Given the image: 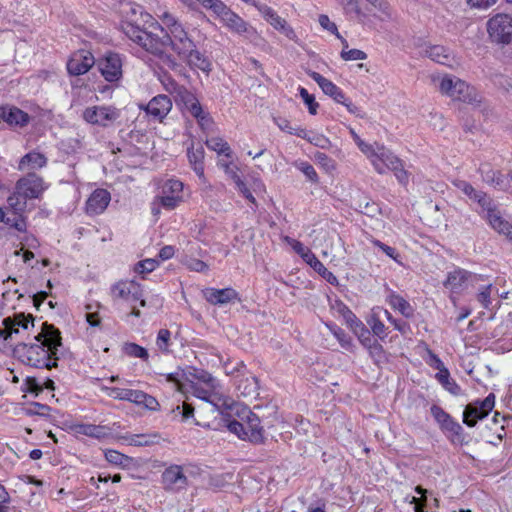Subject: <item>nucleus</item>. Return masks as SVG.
Segmentation results:
<instances>
[{
    "label": "nucleus",
    "instance_id": "obj_19",
    "mask_svg": "<svg viewBox=\"0 0 512 512\" xmlns=\"http://www.w3.org/2000/svg\"><path fill=\"white\" fill-rule=\"evenodd\" d=\"M205 299L212 305H224L238 298V293L232 288H207L203 291Z\"/></svg>",
    "mask_w": 512,
    "mask_h": 512
},
{
    "label": "nucleus",
    "instance_id": "obj_34",
    "mask_svg": "<svg viewBox=\"0 0 512 512\" xmlns=\"http://www.w3.org/2000/svg\"><path fill=\"white\" fill-rule=\"evenodd\" d=\"M140 391L114 387L110 389L109 395L114 399L130 401L136 404Z\"/></svg>",
    "mask_w": 512,
    "mask_h": 512
},
{
    "label": "nucleus",
    "instance_id": "obj_26",
    "mask_svg": "<svg viewBox=\"0 0 512 512\" xmlns=\"http://www.w3.org/2000/svg\"><path fill=\"white\" fill-rule=\"evenodd\" d=\"M188 159L190 164L193 167V170L199 177L204 176V166H203V159H204V149L202 146H198L197 148H194L193 146L188 149Z\"/></svg>",
    "mask_w": 512,
    "mask_h": 512
},
{
    "label": "nucleus",
    "instance_id": "obj_12",
    "mask_svg": "<svg viewBox=\"0 0 512 512\" xmlns=\"http://www.w3.org/2000/svg\"><path fill=\"white\" fill-rule=\"evenodd\" d=\"M423 55L432 61L454 68L460 64L456 55L447 47L442 45H430L423 50Z\"/></svg>",
    "mask_w": 512,
    "mask_h": 512
},
{
    "label": "nucleus",
    "instance_id": "obj_22",
    "mask_svg": "<svg viewBox=\"0 0 512 512\" xmlns=\"http://www.w3.org/2000/svg\"><path fill=\"white\" fill-rule=\"evenodd\" d=\"M485 219L497 233L512 240V223L505 220L499 210L492 212V214L485 215Z\"/></svg>",
    "mask_w": 512,
    "mask_h": 512
},
{
    "label": "nucleus",
    "instance_id": "obj_59",
    "mask_svg": "<svg viewBox=\"0 0 512 512\" xmlns=\"http://www.w3.org/2000/svg\"><path fill=\"white\" fill-rule=\"evenodd\" d=\"M384 314L387 317L388 321H390V323L394 325L395 329L398 330L401 334H406L410 330V327L406 322L397 321L392 317L389 311L385 310Z\"/></svg>",
    "mask_w": 512,
    "mask_h": 512
},
{
    "label": "nucleus",
    "instance_id": "obj_18",
    "mask_svg": "<svg viewBox=\"0 0 512 512\" xmlns=\"http://www.w3.org/2000/svg\"><path fill=\"white\" fill-rule=\"evenodd\" d=\"M111 200L110 193L105 189H96L86 202V211L89 214H101Z\"/></svg>",
    "mask_w": 512,
    "mask_h": 512
},
{
    "label": "nucleus",
    "instance_id": "obj_48",
    "mask_svg": "<svg viewBox=\"0 0 512 512\" xmlns=\"http://www.w3.org/2000/svg\"><path fill=\"white\" fill-rule=\"evenodd\" d=\"M304 139L322 149H327L331 146L330 140L322 134H313L310 136V133L307 131V137Z\"/></svg>",
    "mask_w": 512,
    "mask_h": 512
},
{
    "label": "nucleus",
    "instance_id": "obj_42",
    "mask_svg": "<svg viewBox=\"0 0 512 512\" xmlns=\"http://www.w3.org/2000/svg\"><path fill=\"white\" fill-rule=\"evenodd\" d=\"M345 9L347 14H354L357 17L361 16V10L358 6L357 0H337ZM373 6H376L377 0H367Z\"/></svg>",
    "mask_w": 512,
    "mask_h": 512
},
{
    "label": "nucleus",
    "instance_id": "obj_35",
    "mask_svg": "<svg viewBox=\"0 0 512 512\" xmlns=\"http://www.w3.org/2000/svg\"><path fill=\"white\" fill-rule=\"evenodd\" d=\"M473 201H476L479 206L481 207V214L485 218V215L492 214V212H495L497 209L496 205L493 203V200L484 192L479 191L477 196L473 199Z\"/></svg>",
    "mask_w": 512,
    "mask_h": 512
},
{
    "label": "nucleus",
    "instance_id": "obj_46",
    "mask_svg": "<svg viewBox=\"0 0 512 512\" xmlns=\"http://www.w3.org/2000/svg\"><path fill=\"white\" fill-rule=\"evenodd\" d=\"M136 404L143 405L149 410H157L159 407L158 401L153 396L148 395L143 391H140Z\"/></svg>",
    "mask_w": 512,
    "mask_h": 512
},
{
    "label": "nucleus",
    "instance_id": "obj_56",
    "mask_svg": "<svg viewBox=\"0 0 512 512\" xmlns=\"http://www.w3.org/2000/svg\"><path fill=\"white\" fill-rule=\"evenodd\" d=\"M455 186L471 200H473L479 193V191L475 190V188L466 181L459 180L455 182Z\"/></svg>",
    "mask_w": 512,
    "mask_h": 512
},
{
    "label": "nucleus",
    "instance_id": "obj_47",
    "mask_svg": "<svg viewBox=\"0 0 512 512\" xmlns=\"http://www.w3.org/2000/svg\"><path fill=\"white\" fill-rule=\"evenodd\" d=\"M157 435H133L129 440L130 445L149 446L155 443Z\"/></svg>",
    "mask_w": 512,
    "mask_h": 512
},
{
    "label": "nucleus",
    "instance_id": "obj_61",
    "mask_svg": "<svg viewBox=\"0 0 512 512\" xmlns=\"http://www.w3.org/2000/svg\"><path fill=\"white\" fill-rule=\"evenodd\" d=\"M180 200L181 197L179 195H164L160 197L162 206L168 209H174Z\"/></svg>",
    "mask_w": 512,
    "mask_h": 512
},
{
    "label": "nucleus",
    "instance_id": "obj_39",
    "mask_svg": "<svg viewBox=\"0 0 512 512\" xmlns=\"http://www.w3.org/2000/svg\"><path fill=\"white\" fill-rule=\"evenodd\" d=\"M51 408L46 404L38 402H32L28 407L24 409L25 414L28 416L38 415L48 417Z\"/></svg>",
    "mask_w": 512,
    "mask_h": 512
},
{
    "label": "nucleus",
    "instance_id": "obj_10",
    "mask_svg": "<svg viewBox=\"0 0 512 512\" xmlns=\"http://www.w3.org/2000/svg\"><path fill=\"white\" fill-rule=\"evenodd\" d=\"M161 483L166 491L177 492L187 487L188 479L181 466L171 465L163 471Z\"/></svg>",
    "mask_w": 512,
    "mask_h": 512
},
{
    "label": "nucleus",
    "instance_id": "obj_50",
    "mask_svg": "<svg viewBox=\"0 0 512 512\" xmlns=\"http://www.w3.org/2000/svg\"><path fill=\"white\" fill-rule=\"evenodd\" d=\"M171 332L168 329H161L158 332L156 344L158 348L163 352L169 351V341Z\"/></svg>",
    "mask_w": 512,
    "mask_h": 512
},
{
    "label": "nucleus",
    "instance_id": "obj_17",
    "mask_svg": "<svg viewBox=\"0 0 512 512\" xmlns=\"http://www.w3.org/2000/svg\"><path fill=\"white\" fill-rule=\"evenodd\" d=\"M112 296L125 301H136L142 296L140 285L135 281H119L111 289Z\"/></svg>",
    "mask_w": 512,
    "mask_h": 512
},
{
    "label": "nucleus",
    "instance_id": "obj_57",
    "mask_svg": "<svg viewBox=\"0 0 512 512\" xmlns=\"http://www.w3.org/2000/svg\"><path fill=\"white\" fill-rule=\"evenodd\" d=\"M105 458L109 463L115 464V465H123L124 462L127 460V457L115 450H108L105 452Z\"/></svg>",
    "mask_w": 512,
    "mask_h": 512
},
{
    "label": "nucleus",
    "instance_id": "obj_36",
    "mask_svg": "<svg viewBox=\"0 0 512 512\" xmlns=\"http://www.w3.org/2000/svg\"><path fill=\"white\" fill-rule=\"evenodd\" d=\"M206 145L209 149L216 151L218 154H224L231 157V149L229 144L220 137H212L206 140Z\"/></svg>",
    "mask_w": 512,
    "mask_h": 512
},
{
    "label": "nucleus",
    "instance_id": "obj_14",
    "mask_svg": "<svg viewBox=\"0 0 512 512\" xmlns=\"http://www.w3.org/2000/svg\"><path fill=\"white\" fill-rule=\"evenodd\" d=\"M95 59L88 51H78L72 55L67 63V70L71 75H82L94 65Z\"/></svg>",
    "mask_w": 512,
    "mask_h": 512
},
{
    "label": "nucleus",
    "instance_id": "obj_8",
    "mask_svg": "<svg viewBox=\"0 0 512 512\" xmlns=\"http://www.w3.org/2000/svg\"><path fill=\"white\" fill-rule=\"evenodd\" d=\"M119 111L109 106L88 107L83 112V118L86 122L107 127L119 118Z\"/></svg>",
    "mask_w": 512,
    "mask_h": 512
},
{
    "label": "nucleus",
    "instance_id": "obj_11",
    "mask_svg": "<svg viewBox=\"0 0 512 512\" xmlns=\"http://www.w3.org/2000/svg\"><path fill=\"white\" fill-rule=\"evenodd\" d=\"M102 76L108 82L118 81L122 77V60L117 53H107L98 62Z\"/></svg>",
    "mask_w": 512,
    "mask_h": 512
},
{
    "label": "nucleus",
    "instance_id": "obj_54",
    "mask_svg": "<svg viewBox=\"0 0 512 512\" xmlns=\"http://www.w3.org/2000/svg\"><path fill=\"white\" fill-rule=\"evenodd\" d=\"M158 266V261L155 259H145L143 261H140L135 266V271L137 273L143 274V273H149L155 270V268Z\"/></svg>",
    "mask_w": 512,
    "mask_h": 512
},
{
    "label": "nucleus",
    "instance_id": "obj_21",
    "mask_svg": "<svg viewBox=\"0 0 512 512\" xmlns=\"http://www.w3.org/2000/svg\"><path fill=\"white\" fill-rule=\"evenodd\" d=\"M0 118L10 125L23 127L28 124L29 115L16 107H0Z\"/></svg>",
    "mask_w": 512,
    "mask_h": 512
},
{
    "label": "nucleus",
    "instance_id": "obj_1",
    "mask_svg": "<svg viewBox=\"0 0 512 512\" xmlns=\"http://www.w3.org/2000/svg\"><path fill=\"white\" fill-rule=\"evenodd\" d=\"M130 12L131 16L123 24L124 33L146 51L159 56L169 68L176 69L179 66L175 59L167 53V49L171 48L179 59L190 67L202 71L210 70L209 60L197 50L194 41L171 13L164 11L159 15L163 25L160 28L162 34L160 36L147 31L146 26L153 25V18L144 12L141 6L130 7Z\"/></svg>",
    "mask_w": 512,
    "mask_h": 512
},
{
    "label": "nucleus",
    "instance_id": "obj_32",
    "mask_svg": "<svg viewBox=\"0 0 512 512\" xmlns=\"http://www.w3.org/2000/svg\"><path fill=\"white\" fill-rule=\"evenodd\" d=\"M309 264L316 272H318L327 282L330 284L337 283L336 276L330 272L315 256H308V261L306 262Z\"/></svg>",
    "mask_w": 512,
    "mask_h": 512
},
{
    "label": "nucleus",
    "instance_id": "obj_7",
    "mask_svg": "<svg viewBox=\"0 0 512 512\" xmlns=\"http://www.w3.org/2000/svg\"><path fill=\"white\" fill-rule=\"evenodd\" d=\"M494 405L495 395L493 393H490L484 400L466 405L463 412V422L469 427H474L478 420L485 418L492 411Z\"/></svg>",
    "mask_w": 512,
    "mask_h": 512
},
{
    "label": "nucleus",
    "instance_id": "obj_23",
    "mask_svg": "<svg viewBox=\"0 0 512 512\" xmlns=\"http://www.w3.org/2000/svg\"><path fill=\"white\" fill-rule=\"evenodd\" d=\"M174 97L175 101L182 103L190 114H199L201 106L200 102L196 96L192 92L188 91L184 86H181L177 90Z\"/></svg>",
    "mask_w": 512,
    "mask_h": 512
},
{
    "label": "nucleus",
    "instance_id": "obj_30",
    "mask_svg": "<svg viewBox=\"0 0 512 512\" xmlns=\"http://www.w3.org/2000/svg\"><path fill=\"white\" fill-rule=\"evenodd\" d=\"M435 378L439 383L451 394L457 396L461 393L460 386L450 378V373L447 370H442L441 372H437Z\"/></svg>",
    "mask_w": 512,
    "mask_h": 512
},
{
    "label": "nucleus",
    "instance_id": "obj_15",
    "mask_svg": "<svg viewBox=\"0 0 512 512\" xmlns=\"http://www.w3.org/2000/svg\"><path fill=\"white\" fill-rule=\"evenodd\" d=\"M143 108L153 119L162 121L171 111L172 101L167 95H157Z\"/></svg>",
    "mask_w": 512,
    "mask_h": 512
},
{
    "label": "nucleus",
    "instance_id": "obj_33",
    "mask_svg": "<svg viewBox=\"0 0 512 512\" xmlns=\"http://www.w3.org/2000/svg\"><path fill=\"white\" fill-rule=\"evenodd\" d=\"M26 198L15 188L14 192L7 198L9 208L13 211V214H22L26 208Z\"/></svg>",
    "mask_w": 512,
    "mask_h": 512
},
{
    "label": "nucleus",
    "instance_id": "obj_5",
    "mask_svg": "<svg viewBox=\"0 0 512 512\" xmlns=\"http://www.w3.org/2000/svg\"><path fill=\"white\" fill-rule=\"evenodd\" d=\"M204 8L211 9L220 17L225 26L235 33L243 34L247 31L246 22L232 12L221 0H196Z\"/></svg>",
    "mask_w": 512,
    "mask_h": 512
},
{
    "label": "nucleus",
    "instance_id": "obj_3",
    "mask_svg": "<svg viewBox=\"0 0 512 512\" xmlns=\"http://www.w3.org/2000/svg\"><path fill=\"white\" fill-rule=\"evenodd\" d=\"M241 421H231L228 424L230 432L236 434L242 440H248L254 444H260L264 440V430L260 425L259 417L249 409H243Z\"/></svg>",
    "mask_w": 512,
    "mask_h": 512
},
{
    "label": "nucleus",
    "instance_id": "obj_20",
    "mask_svg": "<svg viewBox=\"0 0 512 512\" xmlns=\"http://www.w3.org/2000/svg\"><path fill=\"white\" fill-rule=\"evenodd\" d=\"M308 75L320 86L326 95H329L338 103H344L345 95L334 83L315 71H309Z\"/></svg>",
    "mask_w": 512,
    "mask_h": 512
},
{
    "label": "nucleus",
    "instance_id": "obj_6",
    "mask_svg": "<svg viewBox=\"0 0 512 512\" xmlns=\"http://www.w3.org/2000/svg\"><path fill=\"white\" fill-rule=\"evenodd\" d=\"M487 31L491 40L497 44L508 45L512 43V17L499 13L487 22Z\"/></svg>",
    "mask_w": 512,
    "mask_h": 512
},
{
    "label": "nucleus",
    "instance_id": "obj_53",
    "mask_svg": "<svg viewBox=\"0 0 512 512\" xmlns=\"http://www.w3.org/2000/svg\"><path fill=\"white\" fill-rule=\"evenodd\" d=\"M491 291H492V285L489 284L487 286H484L479 293L476 295L477 301L483 306V308L487 309L489 308V305L491 303Z\"/></svg>",
    "mask_w": 512,
    "mask_h": 512
},
{
    "label": "nucleus",
    "instance_id": "obj_4",
    "mask_svg": "<svg viewBox=\"0 0 512 512\" xmlns=\"http://www.w3.org/2000/svg\"><path fill=\"white\" fill-rule=\"evenodd\" d=\"M439 90L442 94L450 97L453 100H458L469 104H478L481 101L474 87L452 75H444L441 78L439 83Z\"/></svg>",
    "mask_w": 512,
    "mask_h": 512
},
{
    "label": "nucleus",
    "instance_id": "obj_29",
    "mask_svg": "<svg viewBox=\"0 0 512 512\" xmlns=\"http://www.w3.org/2000/svg\"><path fill=\"white\" fill-rule=\"evenodd\" d=\"M441 428L451 434L450 440L452 443L463 444V428L458 422L454 421L452 417Z\"/></svg>",
    "mask_w": 512,
    "mask_h": 512
},
{
    "label": "nucleus",
    "instance_id": "obj_64",
    "mask_svg": "<svg viewBox=\"0 0 512 512\" xmlns=\"http://www.w3.org/2000/svg\"><path fill=\"white\" fill-rule=\"evenodd\" d=\"M187 267L196 272H204L208 270V265L202 260L191 258L187 261Z\"/></svg>",
    "mask_w": 512,
    "mask_h": 512
},
{
    "label": "nucleus",
    "instance_id": "obj_60",
    "mask_svg": "<svg viewBox=\"0 0 512 512\" xmlns=\"http://www.w3.org/2000/svg\"><path fill=\"white\" fill-rule=\"evenodd\" d=\"M358 148L361 150L362 153H364L371 161L373 162V158H375L377 154V146L373 147L372 145L364 142L363 140L359 141L357 144Z\"/></svg>",
    "mask_w": 512,
    "mask_h": 512
},
{
    "label": "nucleus",
    "instance_id": "obj_43",
    "mask_svg": "<svg viewBox=\"0 0 512 512\" xmlns=\"http://www.w3.org/2000/svg\"><path fill=\"white\" fill-rule=\"evenodd\" d=\"M285 240L291 245V247L293 248V250L298 254L300 255V257L305 261L307 262L308 261V256H313L314 253H312V251L306 247H304V245L298 241V240H295V239H291L289 237H285Z\"/></svg>",
    "mask_w": 512,
    "mask_h": 512
},
{
    "label": "nucleus",
    "instance_id": "obj_44",
    "mask_svg": "<svg viewBox=\"0 0 512 512\" xmlns=\"http://www.w3.org/2000/svg\"><path fill=\"white\" fill-rule=\"evenodd\" d=\"M368 324L375 336L379 337L380 339H384L386 337V327L379 318L372 316L368 320Z\"/></svg>",
    "mask_w": 512,
    "mask_h": 512
},
{
    "label": "nucleus",
    "instance_id": "obj_63",
    "mask_svg": "<svg viewBox=\"0 0 512 512\" xmlns=\"http://www.w3.org/2000/svg\"><path fill=\"white\" fill-rule=\"evenodd\" d=\"M183 190V183L179 180H169L164 186V193L170 191L172 195H179Z\"/></svg>",
    "mask_w": 512,
    "mask_h": 512
},
{
    "label": "nucleus",
    "instance_id": "obj_51",
    "mask_svg": "<svg viewBox=\"0 0 512 512\" xmlns=\"http://www.w3.org/2000/svg\"><path fill=\"white\" fill-rule=\"evenodd\" d=\"M194 118L197 119L199 126L202 130L207 131L210 130L213 126V120L208 113H205L200 106L199 114H191Z\"/></svg>",
    "mask_w": 512,
    "mask_h": 512
},
{
    "label": "nucleus",
    "instance_id": "obj_45",
    "mask_svg": "<svg viewBox=\"0 0 512 512\" xmlns=\"http://www.w3.org/2000/svg\"><path fill=\"white\" fill-rule=\"evenodd\" d=\"M480 171L482 173V178L486 183L494 186H501L503 180L501 179L500 172L491 169L484 171L483 167L480 168Z\"/></svg>",
    "mask_w": 512,
    "mask_h": 512
},
{
    "label": "nucleus",
    "instance_id": "obj_28",
    "mask_svg": "<svg viewBox=\"0 0 512 512\" xmlns=\"http://www.w3.org/2000/svg\"><path fill=\"white\" fill-rule=\"evenodd\" d=\"M192 393L197 398L205 400L215 406H218V401H220V398L215 393V388H210L208 386L201 387L197 384L192 385Z\"/></svg>",
    "mask_w": 512,
    "mask_h": 512
},
{
    "label": "nucleus",
    "instance_id": "obj_52",
    "mask_svg": "<svg viewBox=\"0 0 512 512\" xmlns=\"http://www.w3.org/2000/svg\"><path fill=\"white\" fill-rule=\"evenodd\" d=\"M340 56L345 61L365 60L367 58V54L359 49L342 50Z\"/></svg>",
    "mask_w": 512,
    "mask_h": 512
},
{
    "label": "nucleus",
    "instance_id": "obj_31",
    "mask_svg": "<svg viewBox=\"0 0 512 512\" xmlns=\"http://www.w3.org/2000/svg\"><path fill=\"white\" fill-rule=\"evenodd\" d=\"M388 303L392 308L398 310L403 316L407 318L413 315V309L411 305L399 295L391 294L388 297Z\"/></svg>",
    "mask_w": 512,
    "mask_h": 512
},
{
    "label": "nucleus",
    "instance_id": "obj_40",
    "mask_svg": "<svg viewBox=\"0 0 512 512\" xmlns=\"http://www.w3.org/2000/svg\"><path fill=\"white\" fill-rule=\"evenodd\" d=\"M356 204L357 209L367 216L373 217L380 212L378 205L375 202L368 201L366 198L357 201Z\"/></svg>",
    "mask_w": 512,
    "mask_h": 512
},
{
    "label": "nucleus",
    "instance_id": "obj_13",
    "mask_svg": "<svg viewBox=\"0 0 512 512\" xmlns=\"http://www.w3.org/2000/svg\"><path fill=\"white\" fill-rule=\"evenodd\" d=\"M18 193H21L26 199L38 198L43 191L42 179L34 173L20 178L15 185Z\"/></svg>",
    "mask_w": 512,
    "mask_h": 512
},
{
    "label": "nucleus",
    "instance_id": "obj_16",
    "mask_svg": "<svg viewBox=\"0 0 512 512\" xmlns=\"http://www.w3.org/2000/svg\"><path fill=\"white\" fill-rule=\"evenodd\" d=\"M400 161L391 151L377 144V154L373 158L372 165L379 174H384L387 170L399 168Z\"/></svg>",
    "mask_w": 512,
    "mask_h": 512
},
{
    "label": "nucleus",
    "instance_id": "obj_55",
    "mask_svg": "<svg viewBox=\"0 0 512 512\" xmlns=\"http://www.w3.org/2000/svg\"><path fill=\"white\" fill-rule=\"evenodd\" d=\"M318 21H319L320 26L323 29L335 34L337 38H341V35L338 32V28H337L336 24L334 22H332L327 15L321 14L319 16Z\"/></svg>",
    "mask_w": 512,
    "mask_h": 512
},
{
    "label": "nucleus",
    "instance_id": "obj_58",
    "mask_svg": "<svg viewBox=\"0 0 512 512\" xmlns=\"http://www.w3.org/2000/svg\"><path fill=\"white\" fill-rule=\"evenodd\" d=\"M431 414L435 420L441 425V427L451 418L440 406L433 405L431 407Z\"/></svg>",
    "mask_w": 512,
    "mask_h": 512
},
{
    "label": "nucleus",
    "instance_id": "obj_25",
    "mask_svg": "<svg viewBox=\"0 0 512 512\" xmlns=\"http://www.w3.org/2000/svg\"><path fill=\"white\" fill-rule=\"evenodd\" d=\"M470 276L471 273L464 269H455L448 274L444 286L452 291H457L462 288Z\"/></svg>",
    "mask_w": 512,
    "mask_h": 512
},
{
    "label": "nucleus",
    "instance_id": "obj_24",
    "mask_svg": "<svg viewBox=\"0 0 512 512\" xmlns=\"http://www.w3.org/2000/svg\"><path fill=\"white\" fill-rule=\"evenodd\" d=\"M47 158L38 152H30L24 155L19 162V170H35L46 165Z\"/></svg>",
    "mask_w": 512,
    "mask_h": 512
},
{
    "label": "nucleus",
    "instance_id": "obj_41",
    "mask_svg": "<svg viewBox=\"0 0 512 512\" xmlns=\"http://www.w3.org/2000/svg\"><path fill=\"white\" fill-rule=\"evenodd\" d=\"M124 351L128 356L141 358L143 360L148 359V352L145 348L135 344V343H127L124 346Z\"/></svg>",
    "mask_w": 512,
    "mask_h": 512
},
{
    "label": "nucleus",
    "instance_id": "obj_37",
    "mask_svg": "<svg viewBox=\"0 0 512 512\" xmlns=\"http://www.w3.org/2000/svg\"><path fill=\"white\" fill-rule=\"evenodd\" d=\"M354 333L365 348L376 340L361 321H355Z\"/></svg>",
    "mask_w": 512,
    "mask_h": 512
},
{
    "label": "nucleus",
    "instance_id": "obj_49",
    "mask_svg": "<svg viewBox=\"0 0 512 512\" xmlns=\"http://www.w3.org/2000/svg\"><path fill=\"white\" fill-rule=\"evenodd\" d=\"M299 92L304 103L308 106L309 113L315 115L317 113L318 108V103L315 101V97L309 94L308 91L303 87L299 89Z\"/></svg>",
    "mask_w": 512,
    "mask_h": 512
},
{
    "label": "nucleus",
    "instance_id": "obj_38",
    "mask_svg": "<svg viewBox=\"0 0 512 512\" xmlns=\"http://www.w3.org/2000/svg\"><path fill=\"white\" fill-rule=\"evenodd\" d=\"M276 125L282 131H285L289 134L296 135L300 138L307 137V130L301 127H292L290 121L285 118H274Z\"/></svg>",
    "mask_w": 512,
    "mask_h": 512
},
{
    "label": "nucleus",
    "instance_id": "obj_27",
    "mask_svg": "<svg viewBox=\"0 0 512 512\" xmlns=\"http://www.w3.org/2000/svg\"><path fill=\"white\" fill-rule=\"evenodd\" d=\"M264 19L276 30H278L286 20L280 17L271 7L265 4H254Z\"/></svg>",
    "mask_w": 512,
    "mask_h": 512
},
{
    "label": "nucleus",
    "instance_id": "obj_9",
    "mask_svg": "<svg viewBox=\"0 0 512 512\" xmlns=\"http://www.w3.org/2000/svg\"><path fill=\"white\" fill-rule=\"evenodd\" d=\"M3 328H0V337L5 341L12 340L13 335L19 334L20 330H28L29 324L34 326V317L24 313L14 314L12 317H6L2 321Z\"/></svg>",
    "mask_w": 512,
    "mask_h": 512
},
{
    "label": "nucleus",
    "instance_id": "obj_62",
    "mask_svg": "<svg viewBox=\"0 0 512 512\" xmlns=\"http://www.w3.org/2000/svg\"><path fill=\"white\" fill-rule=\"evenodd\" d=\"M298 168L305 174V176L313 181L316 182L318 179L317 173L312 165H310L307 162H302L299 164Z\"/></svg>",
    "mask_w": 512,
    "mask_h": 512
},
{
    "label": "nucleus",
    "instance_id": "obj_2",
    "mask_svg": "<svg viewBox=\"0 0 512 512\" xmlns=\"http://www.w3.org/2000/svg\"><path fill=\"white\" fill-rule=\"evenodd\" d=\"M40 344H26L19 342L13 349L14 356L21 362L48 370L57 367V351L62 345L60 331L47 322L43 323L42 331L35 336Z\"/></svg>",
    "mask_w": 512,
    "mask_h": 512
}]
</instances>
